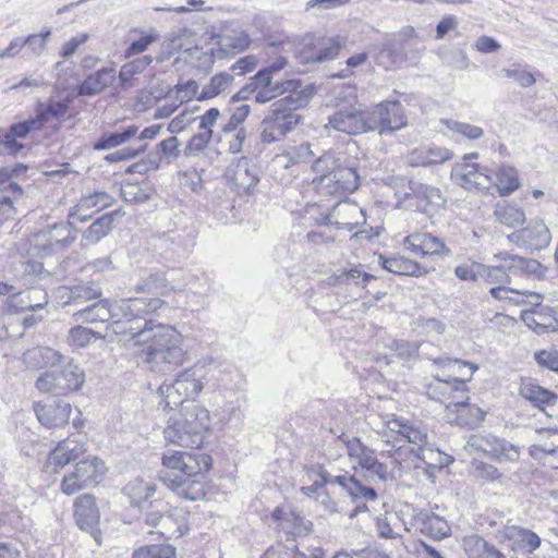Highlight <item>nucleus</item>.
Returning <instances> with one entry per match:
<instances>
[{
    "instance_id": "49530a36",
    "label": "nucleus",
    "mask_w": 558,
    "mask_h": 558,
    "mask_svg": "<svg viewBox=\"0 0 558 558\" xmlns=\"http://www.w3.org/2000/svg\"><path fill=\"white\" fill-rule=\"evenodd\" d=\"M138 132V126L132 124L128 125L121 131L105 133L94 144L95 150H108L114 147H118L122 144L128 143L131 138L136 137Z\"/></svg>"
},
{
    "instance_id": "8fccbe9b",
    "label": "nucleus",
    "mask_w": 558,
    "mask_h": 558,
    "mask_svg": "<svg viewBox=\"0 0 558 558\" xmlns=\"http://www.w3.org/2000/svg\"><path fill=\"white\" fill-rule=\"evenodd\" d=\"M48 303V293L38 287L21 292L14 306L20 311L41 310Z\"/></svg>"
},
{
    "instance_id": "e2e57ef3",
    "label": "nucleus",
    "mask_w": 558,
    "mask_h": 558,
    "mask_svg": "<svg viewBox=\"0 0 558 558\" xmlns=\"http://www.w3.org/2000/svg\"><path fill=\"white\" fill-rule=\"evenodd\" d=\"M1 138L4 141V148L10 153H17L23 148V145L17 143V138H25L29 132L24 122L15 123L10 126L8 131H2Z\"/></svg>"
},
{
    "instance_id": "c9c22d12",
    "label": "nucleus",
    "mask_w": 558,
    "mask_h": 558,
    "mask_svg": "<svg viewBox=\"0 0 558 558\" xmlns=\"http://www.w3.org/2000/svg\"><path fill=\"white\" fill-rule=\"evenodd\" d=\"M113 202L111 195L107 192L98 191L92 195L84 196L80 199L73 213H71V217L81 222H86L92 218V214H83V210H94L99 211L104 208L109 207Z\"/></svg>"
},
{
    "instance_id": "cd10ccee",
    "label": "nucleus",
    "mask_w": 558,
    "mask_h": 558,
    "mask_svg": "<svg viewBox=\"0 0 558 558\" xmlns=\"http://www.w3.org/2000/svg\"><path fill=\"white\" fill-rule=\"evenodd\" d=\"M163 437L167 444L181 447L193 448L203 444V439L195 434V430L187 428L174 413L168 420Z\"/></svg>"
},
{
    "instance_id": "f03ea898",
    "label": "nucleus",
    "mask_w": 558,
    "mask_h": 558,
    "mask_svg": "<svg viewBox=\"0 0 558 558\" xmlns=\"http://www.w3.org/2000/svg\"><path fill=\"white\" fill-rule=\"evenodd\" d=\"M129 330L136 342L147 343L141 357L154 373L172 372L189 359L182 348V335L172 326L145 320L143 326L131 327Z\"/></svg>"
},
{
    "instance_id": "c756f323",
    "label": "nucleus",
    "mask_w": 558,
    "mask_h": 558,
    "mask_svg": "<svg viewBox=\"0 0 558 558\" xmlns=\"http://www.w3.org/2000/svg\"><path fill=\"white\" fill-rule=\"evenodd\" d=\"M452 158V153L445 147L436 145L413 148L407 161L411 167H429L444 163Z\"/></svg>"
},
{
    "instance_id": "ddd939ff",
    "label": "nucleus",
    "mask_w": 558,
    "mask_h": 558,
    "mask_svg": "<svg viewBox=\"0 0 558 558\" xmlns=\"http://www.w3.org/2000/svg\"><path fill=\"white\" fill-rule=\"evenodd\" d=\"M465 448L470 451L483 452L498 462H513L520 457V450L517 446L492 434L471 435Z\"/></svg>"
},
{
    "instance_id": "3c124183",
    "label": "nucleus",
    "mask_w": 558,
    "mask_h": 558,
    "mask_svg": "<svg viewBox=\"0 0 558 558\" xmlns=\"http://www.w3.org/2000/svg\"><path fill=\"white\" fill-rule=\"evenodd\" d=\"M69 304H82L84 302L95 300L101 296V288L93 282H82L68 289Z\"/></svg>"
},
{
    "instance_id": "58836bf2",
    "label": "nucleus",
    "mask_w": 558,
    "mask_h": 558,
    "mask_svg": "<svg viewBox=\"0 0 558 558\" xmlns=\"http://www.w3.org/2000/svg\"><path fill=\"white\" fill-rule=\"evenodd\" d=\"M64 356L57 350L49 347H37L24 353V363L27 367L39 369L54 367L60 364Z\"/></svg>"
},
{
    "instance_id": "9d476101",
    "label": "nucleus",
    "mask_w": 558,
    "mask_h": 558,
    "mask_svg": "<svg viewBox=\"0 0 558 558\" xmlns=\"http://www.w3.org/2000/svg\"><path fill=\"white\" fill-rule=\"evenodd\" d=\"M327 129L349 135H357L369 131L368 111L361 108L355 97L348 105L338 107L328 118Z\"/></svg>"
},
{
    "instance_id": "0e129e2a",
    "label": "nucleus",
    "mask_w": 558,
    "mask_h": 558,
    "mask_svg": "<svg viewBox=\"0 0 558 558\" xmlns=\"http://www.w3.org/2000/svg\"><path fill=\"white\" fill-rule=\"evenodd\" d=\"M233 77L228 73H219L211 77L210 82L204 86L198 99H210L223 93L232 84Z\"/></svg>"
},
{
    "instance_id": "2eb2a0df",
    "label": "nucleus",
    "mask_w": 558,
    "mask_h": 558,
    "mask_svg": "<svg viewBox=\"0 0 558 558\" xmlns=\"http://www.w3.org/2000/svg\"><path fill=\"white\" fill-rule=\"evenodd\" d=\"M369 131H378L380 135L399 131L408 124L402 105L395 101H383L368 111Z\"/></svg>"
},
{
    "instance_id": "0eeeda50",
    "label": "nucleus",
    "mask_w": 558,
    "mask_h": 558,
    "mask_svg": "<svg viewBox=\"0 0 558 558\" xmlns=\"http://www.w3.org/2000/svg\"><path fill=\"white\" fill-rule=\"evenodd\" d=\"M76 240V230L68 222H58L38 230L28 238L27 254L47 257L61 253Z\"/></svg>"
},
{
    "instance_id": "a19ab883",
    "label": "nucleus",
    "mask_w": 558,
    "mask_h": 558,
    "mask_svg": "<svg viewBox=\"0 0 558 558\" xmlns=\"http://www.w3.org/2000/svg\"><path fill=\"white\" fill-rule=\"evenodd\" d=\"M449 423L457 424L464 427H475L485 417V412L477 405L470 404L468 401L461 403L451 414H446Z\"/></svg>"
},
{
    "instance_id": "f257e3e1",
    "label": "nucleus",
    "mask_w": 558,
    "mask_h": 558,
    "mask_svg": "<svg viewBox=\"0 0 558 558\" xmlns=\"http://www.w3.org/2000/svg\"><path fill=\"white\" fill-rule=\"evenodd\" d=\"M385 442L391 444L388 456L395 463H411L415 469H442L452 458L428 442L426 428L392 415L383 423L380 430Z\"/></svg>"
},
{
    "instance_id": "20e7f679",
    "label": "nucleus",
    "mask_w": 558,
    "mask_h": 558,
    "mask_svg": "<svg viewBox=\"0 0 558 558\" xmlns=\"http://www.w3.org/2000/svg\"><path fill=\"white\" fill-rule=\"evenodd\" d=\"M311 97L307 89H301L299 94H289L271 104L268 113L262 121L263 143H274L283 138L300 123L301 116L296 110L304 107Z\"/></svg>"
},
{
    "instance_id": "7ed1b4c3",
    "label": "nucleus",
    "mask_w": 558,
    "mask_h": 558,
    "mask_svg": "<svg viewBox=\"0 0 558 558\" xmlns=\"http://www.w3.org/2000/svg\"><path fill=\"white\" fill-rule=\"evenodd\" d=\"M161 465L169 471L160 478L175 495L187 500L205 496V473L211 466L208 454L167 449Z\"/></svg>"
},
{
    "instance_id": "37998d69",
    "label": "nucleus",
    "mask_w": 558,
    "mask_h": 558,
    "mask_svg": "<svg viewBox=\"0 0 558 558\" xmlns=\"http://www.w3.org/2000/svg\"><path fill=\"white\" fill-rule=\"evenodd\" d=\"M301 90V81L299 80H287L283 82H276L271 88H257L255 92H250L254 101L257 104H265L271 99L284 94H299Z\"/></svg>"
},
{
    "instance_id": "338daca9",
    "label": "nucleus",
    "mask_w": 558,
    "mask_h": 558,
    "mask_svg": "<svg viewBox=\"0 0 558 558\" xmlns=\"http://www.w3.org/2000/svg\"><path fill=\"white\" fill-rule=\"evenodd\" d=\"M90 487L85 481L82 473L78 471V468L76 464L74 465L73 470L66 474H64L62 482H61V492L65 495H74L83 489H86Z\"/></svg>"
},
{
    "instance_id": "ea45409f",
    "label": "nucleus",
    "mask_w": 558,
    "mask_h": 558,
    "mask_svg": "<svg viewBox=\"0 0 558 558\" xmlns=\"http://www.w3.org/2000/svg\"><path fill=\"white\" fill-rule=\"evenodd\" d=\"M116 78L113 69H101L89 74L78 86V95L94 96L111 85Z\"/></svg>"
},
{
    "instance_id": "dca6fc26",
    "label": "nucleus",
    "mask_w": 558,
    "mask_h": 558,
    "mask_svg": "<svg viewBox=\"0 0 558 558\" xmlns=\"http://www.w3.org/2000/svg\"><path fill=\"white\" fill-rule=\"evenodd\" d=\"M499 542L515 554L532 555L542 544L533 531L519 525H506L499 531Z\"/></svg>"
},
{
    "instance_id": "4468645a",
    "label": "nucleus",
    "mask_w": 558,
    "mask_h": 558,
    "mask_svg": "<svg viewBox=\"0 0 558 558\" xmlns=\"http://www.w3.org/2000/svg\"><path fill=\"white\" fill-rule=\"evenodd\" d=\"M345 445L350 459L366 472V476L371 481L381 483L388 481L390 476L388 468L377 459L374 449L367 447L355 437L348 439Z\"/></svg>"
},
{
    "instance_id": "aec40b11",
    "label": "nucleus",
    "mask_w": 558,
    "mask_h": 558,
    "mask_svg": "<svg viewBox=\"0 0 558 558\" xmlns=\"http://www.w3.org/2000/svg\"><path fill=\"white\" fill-rule=\"evenodd\" d=\"M451 177L466 190H488L493 185V178L488 169L477 163H457L451 170Z\"/></svg>"
},
{
    "instance_id": "5701e85b",
    "label": "nucleus",
    "mask_w": 558,
    "mask_h": 558,
    "mask_svg": "<svg viewBox=\"0 0 558 558\" xmlns=\"http://www.w3.org/2000/svg\"><path fill=\"white\" fill-rule=\"evenodd\" d=\"M85 451V445L75 439L61 440L49 453L45 468L48 472L58 473L60 469L81 458Z\"/></svg>"
},
{
    "instance_id": "603ef678",
    "label": "nucleus",
    "mask_w": 558,
    "mask_h": 558,
    "mask_svg": "<svg viewBox=\"0 0 558 558\" xmlns=\"http://www.w3.org/2000/svg\"><path fill=\"white\" fill-rule=\"evenodd\" d=\"M76 466L90 487L97 486L107 471L105 463L96 457L81 460Z\"/></svg>"
},
{
    "instance_id": "72a5a7b5",
    "label": "nucleus",
    "mask_w": 558,
    "mask_h": 558,
    "mask_svg": "<svg viewBox=\"0 0 558 558\" xmlns=\"http://www.w3.org/2000/svg\"><path fill=\"white\" fill-rule=\"evenodd\" d=\"M315 156L316 151L313 150L312 144L302 143L287 148L282 154H277L272 158L271 165L274 168L288 169L295 165L310 162Z\"/></svg>"
},
{
    "instance_id": "864d4df0",
    "label": "nucleus",
    "mask_w": 558,
    "mask_h": 558,
    "mask_svg": "<svg viewBox=\"0 0 558 558\" xmlns=\"http://www.w3.org/2000/svg\"><path fill=\"white\" fill-rule=\"evenodd\" d=\"M114 213L104 214L96 219L83 233V239L90 244L99 242L107 236L112 229Z\"/></svg>"
},
{
    "instance_id": "39448f33",
    "label": "nucleus",
    "mask_w": 558,
    "mask_h": 558,
    "mask_svg": "<svg viewBox=\"0 0 558 558\" xmlns=\"http://www.w3.org/2000/svg\"><path fill=\"white\" fill-rule=\"evenodd\" d=\"M207 383L208 369L206 365L196 363L180 372L171 383H163L158 388V393L165 402V408L173 409L196 397Z\"/></svg>"
},
{
    "instance_id": "5fc2aeb1",
    "label": "nucleus",
    "mask_w": 558,
    "mask_h": 558,
    "mask_svg": "<svg viewBox=\"0 0 558 558\" xmlns=\"http://www.w3.org/2000/svg\"><path fill=\"white\" fill-rule=\"evenodd\" d=\"M124 492L130 497L132 505L141 506L155 494L156 487L151 482L135 478L124 487Z\"/></svg>"
},
{
    "instance_id": "bb28decb",
    "label": "nucleus",
    "mask_w": 558,
    "mask_h": 558,
    "mask_svg": "<svg viewBox=\"0 0 558 558\" xmlns=\"http://www.w3.org/2000/svg\"><path fill=\"white\" fill-rule=\"evenodd\" d=\"M403 245L415 255H440L448 253V248L441 239L432 233H412L404 238Z\"/></svg>"
},
{
    "instance_id": "4c0bfd02",
    "label": "nucleus",
    "mask_w": 558,
    "mask_h": 558,
    "mask_svg": "<svg viewBox=\"0 0 558 558\" xmlns=\"http://www.w3.org/2000/svg\"><path fill=\"white\" fill-rule=\"evenodd\" d=\"M112 316L113 312L107 300H100L72 315L74 322L80 324L107 323V325L112 322Z\"/></svg>"
},
{
    "instance_id": "6ab92c4d",
    "label": "nucleus",
    "mask_w": 558,
    "mask_h": 558,
    "mask_svg": "<svg viewBox=\"0 0 558 558\" xmlns=\"http://www.w3.org/2000/svg\"><path fill=\"white\" fill-rule=\"evenodd\" d=\"M260 180V169L248 158H241L234 165L229 178L231 189L239 195H253Z\"/></svg>"
},
{
    "instance_id": "4d7b16f0",
    "label": "nucleus",
    "mask_w": 558,
    "mask_h": 558,
    "mask_svg": "<svg viewBox=\"0 0 558 558\" xmlns=\"http://www.w3.org/2000/svg\"><path fill=\"white\" fill-rule=\"evenodd\" d=\"M153 61L150 56H144L123 64L119 72V80L123 88L133 86V78L141 74Z\"/></svg>"
},
{
    "instance_id": "7c9ffc66",
    "label": "nucleus",
    "mask_w": 558,
    "mask_h": 558,
    "mask_svg": "<svg viewBox=\"0 0 558 558\" xmlns=\"http://www.w3.org/2000/svg\"><path fill=\"white\" fill-rule=\"evenodd\" d=\"M324 484H339L351 496L353 501L357 500H375L377 493L374 488L364 486L354 476L332 475L328 472L322 474Z\"/></svg>"
},
{
    "instance_id": "423d86ee",
    "label": "nucleus",
    "mask_w": 558,
    "mask_h": 558,
    "mask_svg": "<svg viewBox=\"0 0 558 558\" xmlns=\"http://www.w3.org/2000/svg\"><path fill=\"white\" fill-rule=\"evenodd\" d=\"M163 305L159 298H132L118 302L111 311L112 322L106 325V330L114 335H130L131 327L143 326L145 317L155 313Z\"/></svg>"
},
{
    "instance_id": "a211bd4d",
    "label": "nucleus",
    "mask_w": 558,
    "mask_h": 558,
    "mask_svg": "<svg viewBox=\"0 0 558 558\" xmlns=\"http://www.w3.org/2000/svg\"><path fill=\"white\" fill-rule=\"evenodd\" d=\"M551 234L541 219L532 220L526 227L513 231L508 241L526 250H543L550 243Z\"/></svg>"
},
{
    "instance_id": "052dcab7",
    "label": "nucleus",
    "mask_w": 558,
    "mask_h": 558,
    "mask_svg": "<svg viewBox=\"0 0 558 558\" xmlns=\"http://www.w3.org/2000/svg\"><path fill=\"white\" fill-rule=\"evenodd\" d=\"M275 83H272V75L266 71L265 69L259 70L253 77L252 82L240 89L233 97V100H245L250 99V92H255L257 88H271Z\"/></svg>"
},
{
    "instance_id": "f704fd0d",
    "label": "nucleus",
    "mask_w": 558,
    "mask_h": 558,
    "mask_svg": "<svg viewBox=\"0 0 558 558\" xmlns=\"http://www.w3.org/2000/svg\"><path fill=\"white\" fill-rule=\"evenodd\" d=\"M74 517L82 530H94L99 522V511L92 495H83L74 502Z\"/></svg>"
},
{
    "instance_id": "f8f14e48",
    "label": "nucleus",
    "mask_w": 558,
    "mask_h": 558,
    "mask_svg": "<svg viewBox=\"0 0 558 558\" xmlns=\"http://www.w3.org/2000/svg\"><path fill=\"white\" fill-rule=\"evenodd\" d=\"M464 377L440 378L435 377L427 389V395L430 399L436 400L446 407L447 414H451L453 409L461 403L469 401L468 387Z\"/></svg>"
},
{
    "instance_id": "1a4fd4ad",
    "label": "nucleus",
    "mask_w": 558,
    "mask_h": 558,
    "mask_svg": "<svg viewBox=\"0 0 558 558\" xmlns=\"http://www.w3.org/2000/svg\"><path fill=\"white\" fill-rule=\"evenodd\" d=\"M494 258L500 259L504 263L495 266L477 264L478 279L492 284H509L510 275L534 272L538 267V263L535 259L524 258L508 253L495 254Z\"/></svg>"
},
{
    "instance_id": "6e6552de",
    "label": "nucleus",
    "mask_w": 558,
    "mask_h": 558,
    "mask_svg": "<svg viewBox=\"0 0 558 558\" xmlns=\"http://www.w3.org/2000/svg\"><path fill=\"white\" fill-rule=\"evenodd\" d=\"M84 383V369L73 361H69L59 369L41 373L35 381V387L43 393L65 396L70 392L78 391Z\"/></svg>"
},
{
    "instance_id": "a18cd8bd",
    "label": "nucleus",
    "mask_w": 558,
    "mask_h": 558,
    "mask_svg": "<svg viewBox=\"0 0 558 558\" xmlns=\"http://www.w3.org/2000/svg\"><path fill=\"white\" fill-rule=\"evenodd\" d=\"M218 44L227 53H238L245 50L251 43L248 35L238 28L226 27L218 36Z\"/></svg>"
},
{
    "instance_id": "c85d7f7f",
    "label": "nucleus",
    "mask_w": 558,
    "mask_h": 558,
    "mask_svg": "<svg viewBox=\"0 0 558 558\" xmlns=\"http://www.w3.org/2000/svg\"><path fill=\"white\" fill-rule=\"evenodd\" d=\"M163 437L167 444L181 447L193 448L203 444V439L195 434V430L187 428L174 413L168 420Z\"/></svg>"
},
{
    "instance_id": "f3484780",
    "label": "nucleus",
    "mask_w": 558,
    "mask_h": 558,
    "mask_svg": "<svg viewBox=\"0 0 558 558\" xmlns=\"http://www.w3.org/2000/svg\"><path fill=\"white\" fill-rule=\"evenodd\" d=\"M340 50V44L333 38L306 37L298 50L301 63H322L335 59Z\"/></svg>"
},
{
    "instance_id": "79ce46f5",
    "label": "nucleus",
    "mask_w": 558,
    "mask_h": 558,
    "mask_svg": "<svg viewBox=\"0 0 558 558\" xmlns=\"http://www.w3.org/2000/svg\"><path fill=\"white\" fill-rule=\"evenodd\" d=\"M384 269L400 276L421 277L427 271L417 263L403 256L385 257L379 256Z\"/></svg>"
},
{
    "instance_id": "2f4dec72",
    "label": "nucleus",
    "mask_w": 558,
    "mask_h": 558,
    "mask_svg": "<svg viewBox=\"0 0 558 558\" xmlns=\"http://www.w3.org/2000/svg\"><path fill=\"white\" fill-rule=\"evenodd\" d=\"M409 190L417 202V206L426 214H432L445 204V198L438 187L410 180Z\"/></svg>"
},
{
    "instance_id": "a878e982",
    "label": "nucleus",
    "mask_w": 558,
    "mask_h": 558,
    "mask_svg": "<svg viewBox=\"0 0 558 558\" xmlns=\"http://www.w3.org/2000/svg\"><path fill=\"white\" fill-rule=\"evenodd\" d=\"M11 172L7 168L0 169V225L14 217L15 208L13 203L22 194V187L10 181Z\"/></svg>"
},
{
    "instance_id": "09e8293b",
    "label": "nucleus",
    "mask_w": 558,
    "mask_h": 558,
    "mask_svg": "<svg viewBox=\"0 0 558 558\" xmlns=\"http://www.w3.org/2000/svg\"><path fill=\"white\" fill-rule=\"evenodd\" d=\"M404 44L389 43L376 56V63L386 70L399 66L405 60Z\"/></svg>"
},
{
    "instance_id": "c03bdc74",
    "label": "nucleus",
    "mask_w": 558,
    "mask_h": 558,
    "mask_svg": "<svg viewBox=\"0 0 558 558\" xmlns=\"http://www.w3.org/2000/svg\"><path fill=\"white\" fill-rule=\"evenodd\" d=\"M520 395L536 407L549 405L556 402L557 396L537 385L533 379H522Z\"/></svg>"
},
{
    "instance_id": "6e6d98bb",
    "label": "nucleus",
    "mask_w": 558,
    "mask_h": 558,
    "mask_svg": "<svg viewBox=\"0 0 558 558\" xmlns=\"http://www.w3.org/2000/svg\"><path fill=\"white\" fill-rule=\"evenodd\" d=\"M500 195H509L515 191L520 183L518 171L510 166H501L496 172V180H493Z\"/></svg>"
},
{
    "instance_id": "e433bc0d",
    "label": "nucleus",
    "mask_w": 558,
    "mask_h": 558,
    "mask_svg": "<svg viewBox=\"0 0 558 558\" xmlns=\"http://www.w3.org/2000/svg\"><path fill=\"white\" fill-rule=\"evenodd\" d=\"M174 275H175V272L172 271L169 275V278H165L158 274H151L142 283L136 284L135 291L138 293H141V292H160L161 294H166L170 291H172V292L182 291L187 286H190V281L184 282V283L175 282Z\"/></svg>"
},
{
    "instance_id": "680f3d73",
    "label": "nucleus",
    "mask_w": 558,
    "mask_h": 558,
    "mask_svg": "<svg viewBox=\"0 0 558 558\" xmlns=\"http://www.w3.org/2000/svg\"><path fill=\"white\" fill-rule=\"evenodd\" d=\"M495 216L500 223L511 228L522 225L525 221L524 211L510 204L497 205Z\"/></svg>"
},
{
    "instance_id": "4be33fe9",
    "label": "nucleus",
    "mask_w": 558,
    "mask_h": 558,
    "mask_svg": "<svg viewBox=\"0 0 558 558\" xmlns=\"http://www.w3.org/2000/svg\"><path fill=\"white\" fill-rule=\"evenodd\" d=\"M360 217H363V210L357 204L349 201H339L329 213L323 217L320 222L333 226L337 229L352 231L359 226Z\"/></svg>"
},
{
    "instance_id": "de8ad7c7",
    "label": "nucleus",
    "mask_w": 558,
    "mask_h": 558,
    "mask_svg": "<svg viewBox=\"0 0 558 558\" xmlns=\"http://www.w3.org/2000/svg\"><path fill=\"white\" fill-rule=\"evenodd\" d=\"M417 521L421 532L433 538L440 539L450 534V526L447 521L435 513H422Z\"/></svg>"
},
{
    "instance_id": "b1692460",
    "label": "nucleus",
    "mask_w": 558,
    "mask_h": 558,
    "mask_svg": "<svg viewBox=\"0 0 558 558\" xmlns=\"http://www.w3.org/2000/svg\"><path fill=\"white\" fill-rule=\"evenodd\" d=\"M180 410L174 413L179 420L191 430H195V434L204 440L205 434L210 427V415L209 411L194 402H186L185 404H179Z\"/></svg>"
},
{
    "instance_id": "412c9836",
    "label": "nucleus",
    "mask_w": 558,
    "mask_h": 558,
    "mask_svg": "<svg viewBox=\"0 0 558 558\" xmlns=\"http://www.w3.org/2000/svg\"><path fill=\"white\" fill-rule=\"evenodd\" d=\"M34 412L41 425L47 428H57L69 423L72 407L64 400L35 402Z\"/></svg>"
},
{
    "instance_id": "393cba45",
    "label": "nucleus",
    "mask_w": 558,
    "mask_h": 558,
    "mask_svg": "<svg viewBox=\"0 0 558 558\" xmlns=\"http://www.w3.org/2000/svg\"><path fill=\"white\" fill-rule=\"evenodd\" d=\"M537 307L522 311L521 319L524 324L538 335L558 331V307Z\"/></svg>"
},
{
    "instance_id": "774afa93",
    "label": "nucleus",
    "mask_w": 558,
    "mask_h": 558,
    "mask_svg": "<svg viewBox=\"0 0 558 558\" xmlns=\"http://www.w3.org/2000/svg\"><path fill=\"white\" fill-rule=\"evenodd\" d=\"M175 548L168 545H150L134 551L133 558H174Z\"/></svg>"
},
{
    "instance_id": "69168bd1",
    "label": "nucleus",
    "mask_w": 558,
    "mask_h": 558,
    "mask_svg": "<svg viewBox=\"0 0 558 558\" xmlns=\"http://www.w3.org/2000/svg\"><path fill=\"white\" fill-rule=\"evenodd\" d=\"M90 487L85 481L82 473L78 471V468L76 464L74 465L73 470L66 474H64L62 482H61V492L65 495H74L83 489H86Z\"/></svg>"
},
{
    "instance_id": "473e14b6",
    "label": "nucleus",
    "mask_w": 558,
    "mask_h": 558,
    "mask_svg": "<svg viewBox=\"0 0 558 558\" xmlns=\"http://www.w3.org/2000/svg\"><path fill=\"white\" fill-rule=\"evenodd\" d=\"M71 99L69 96L52 95L48 101H38L36 108L39 117L47 124L63 121L69 112Z\"/></svg>"
},
{
    "instance_id": "bf43d9fd",
    "label": "nucleus",
    "mask_w": 558,
    "mask_h": 558,
    "mask_svg": "<svg viewBox=\"0 0 558 558\" xmlns=\"http://www.w3.org/2000/svg\"><path fill=\"white\" fill-rule=\"evenodd\" d=\"M537 434L539 436V444L531 447V454L535 456L536 451H542L550 456H558V429L541 428L537 429Z\"/></svg>"
},
{
    "instance_id": "13d9d810",
    "label": "nucleus",
    "mask_w": 558,
    "mask_h": 558,
    "mask_svg": "<svg viewBox=\"0 0 558 558\" xmlns=\"http://www.w3.org/2000/svg\"><path fill=\"white\" fill-rule=\"evenodd\" d=\"M145 523L149 526H159L157 533L165 538H170L175 533V522L172 515L159 509L148 512L145 518Z\"/></svg>"
},
{
    "instance_id": "9b49d317",
    "label": "nucleus",
    "mask_w": 558,
    "mask_h": 558,
    "mask_svg": "<svg viewBox=\"0 0 558 558\" xmlns=\"http://www.w3.org/2000/svg\"><path fill=\"white\" fill-rule=\"evenodd\" d=\"M313 184L318 194L340 198L359 187L360 175L355 168L339 165L330 174L314 178Z\"/></svg>"
}]
</instances>
